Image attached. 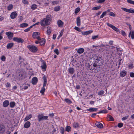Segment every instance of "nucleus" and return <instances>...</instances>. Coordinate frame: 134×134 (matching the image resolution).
Segmentation results:
<instances>
[{
	"label": "nucleus",
	"instance_id": "nucleus-1",
	"mask_svg": "<svg viewBox=\"0 0 134 134\" xmlns=\"http://www.w3.org/2000/svg\"><path fill=\"white\" fill-rule=\"evenodd\" d=\"M52 17L51 15H47L45 18L43 19L40 21L41 25L42 26H45L49 25L52 23Z\"/></svg>",
	"mask_w": 134,
	"mask_h": 134
},
{
	"label": "nucleus",
	"instance_id": "nucleus-2",
	"mask_svg": "<svg viewBox=\"0 0 134 134\" xmlns=\"http://www.w3.org/2000/svg\"><path fill=\"white\" fill-rule=\"evenodd\" d=\"M27 47L31 52L33 53H35L38 50V48L35 46L29 45L27 46Z\"/></svg>",
	"mask_w": 134,
	"mask_h": 134
},
{
	"label": "nucleus",
	"instance_id": "nucleus-3",
	"mask_svg": "<svg viewBox=\"0 0 134 134\" xmlns=\"http://www.w3.org/2000/svg\"><path fill=\"white\" fill-rule=\"evenodd\" d=\"M40 34L37 32H35L33 33L32 35V37L34 39L39 40L40 39Z\"/></svg>",
	"mask_w": 134,
	"mask_h": 134
},
{
	"label": "nucleus",
	"instance_id": "nucleus-4",
	"mask_svg": "<svg viewBox=\"0 0 134 134\" xmlns=\"http://www.w3.org/2000/svg\"><path fill=\"white\" fill-rule=\"evenodd\" d=\"M38 121H40L43 120H47L48 119V116H43L42 114H39L37 116Z\"/></svg>",
	"mask_w": 134,
	"mask_h": 134
},
{
	"label": "nucleus",
	"instance_id": "nucleus-5",
	"mask_svg": "<svg viewBox=\"0 0 134 134\" xmlns=\"http://www.w3.org/2000/svg\"><path fill=\"white\" fill-rule=\"evenodd\" d=\"M6 35L9 40H11L14 36V34L13 32H6Z\"/></svg>",
	"mask_w": 134,
	"mask_h": 134
},
{
	"label": "nucleus",
	"instance_id": "nucleus-6",
	"mask_svg": "<svg viewBox=\"0 0 134 134\" xmlns=\"http://www.w3.org/2000/svg\"><path fill=\"white\" fill-rule=\"evenodd\" d=\"M121 9L122 10L126 12L130 13H134V10L133 9H127L125 8L122 7Z\"/></svg>",
	"mask_w": 134,
	"mask_h": 134
},
{
	"label": "nucleus",
	"instance_id": "nucleus-7",
	"mask_svg": "<svg viewBox=\"0 0 134 134\" xmlns=\"http://www.w3.org/2000/svg\"><path fill=\"white\" fill-rule=\"evenodd\" d=\"M107 24L108 26L111 28L113 29L115 31L118 32H119V30L118 29L113 25L110 24L109 23H107Z\"/></svg>",
	"mask_w": 134,
	"mask_h": 134
},
{
	"label": "nucleus",
	"instance_id": "nucleus-8",
	"mask_svg": "<svg viewBox=\"0 0 134 134\" xmlns=\"http://www.w3.org/2000/svg\"><path fill=\"white\" fill-rule=\"evenodd\" d=\"M13 40L14 41L18 43H22L24 42V40L20 38L14 37L13 38Z\"/></svg>",
	"mask_w": 134,
	"mask_h": 134
},
{
	"label": "nucleus",
	"instance_id": "nucleus-9",
	"mask_svg": "<svg viewBox=\"0 0 134 134\" xmlns=\"http://www.w3.org/2000/svg\"><path fill=\"white\" fill-rule=\"evenodd\" d=\"M42 63L41 65V67L43 69L44 71H45L47 68V65H46L45 62L43 60L42 61Z\"/></svg>",
	"mask_w": 134,
	"mask_h": 134
},
{
	"label": "nucleus",
	"instance_id": "nucleus-10",
	"mask_svg": "<svg viewBox=\"0 0 134 134\" xmlns=\"http://www.w3.org/2000/svg\"><path fill=\"white\" fill-rule=\"evenodd\" d=\"M38 40L40 41V44L41 46H43L44 45L45 43L46 40L44 38H42L41 39L40 38V40Z\"/></svg>",
	"mask_w": 134,
	"mask_h": 134
},
{
	"label": "nucleus",
	"instance_id": "nucleus-11",
	"mask_svg": "<svg viewBox=\"0 0 134 134\" xmlns=\"http://www.w3.org/2000/svg\"><path fill=\"white\" fill-rule=\"evenodd\" d=\"M17 13L16 12H12L11 14L10 17L12 19H14L17 16Z\"/></svg>",
	"mask_w": 134,
	"mask_h": 134
},
{
	"label": "nucleus",
	"instance_id": "nucleus-12",
	"mask_svg": "<svg viewBox=\"0 0 134 134\" xmlns=\"http://www.w3.org/2000/svg\"><path fill=\"white\" fill-rule=\"evenodd\" d=\"M57 24L58 26L60 27H62L63 26L64 23L61 20H58Z\"/></svg>",
	"mask_w": 134,
	"mask_h": 134
},
{
	"label": "nucleus",
	"instance_id": "nucleus-13",
	"mask_svg": "<svg viewBox=\"0 0 134 134\" xmlns=\"http://www.w3.org/2000/svg\"><path fill=\"white\" fill-rule=\"evenodd\" d=\"M38 79L36 77H34L32 80V83L33 85H36Z\"/></svg>",
	"mask_w": 134,
	"mask_h": 134
},
{
	"label": "nucleus",
	"instance_id": "nucleus-14",
	"mask_svg": "<svg viewBox=\"0 0 134 134\" xmlns=\"http://www.w3.org/2000/svg\"><path fill=\"white\" fill-rule=\"evenodd\" d=\"M31 123L29 121H26L25 122L24 125V127L25 128H28L30 126Z\"/></svg>",
	"mask_w": 134,
	"mask_h": 134
},
{
	"label": "nucleus",
	"instance_id": "nucleus-15",
	"mask_svg": "<svg viewBox=\"0 0 134 134\" xmlns=\"http://www.w3.org/2000/svg\"><path fill=\"white\" fill-rule=\"evenodd\" d=\"M9 104V102L8 100H5L3 102V105L4 107H7Z\"/></svg>",
	"mask_w": 134,
	"mask_h": 134
},
{
	"label": "nucleus",
	"instance_id": "nucleus-16",
	"mask_svg": "<svg viewBox=\"0 0 134 134\" xmlns=\"http://www.w3.org/2000/svg\"><path fill=\"white\" fill-rule=\"evenodd\" d=\"M127 74V72L125 70H123L121 71L120 73V76L122 77L125 76Z\"/></svg>",
	"mask_w": 134,
	"mask_h": 134
},
{
	"label": "nucleus",
	"instance_id": "nucleus-17",
	"mask_svg": "<svg viewBox=\"0 0 134 134\" xmlns=\"http://www.w3.org/2000/svg\"><path fill=\"white\" fill-rule=\"evenodd\" d=\"M96 125L99 128H102L103 127V124L99 122L96 123Z\"/></svg>",
	"mask_w": 134,
	"mask_h": 134
},
{
	"label": "nucleus",
	"instance_id": "nucleus-18",
	"mask_svg": "<svg viewBox=\"0 0 134 134\" xmlns=\"http://www.w3.org/2000/svg\"><path fill=\"white\" fill-rule=\"evenodd\" d=\"M93 32V31L92 30H89L86 31H82L81 33L83 35H88L89 34Z\"/></svg>",
	"mask_w": 134,
	"mask_h": 134
},
{
	"label": "nucleus",
	"instance_id": "nucleus-19",
	"mask_svg": "<svg viewBox=\"0 0 134 134\" xmlns=\"http://www.w3.org/2000/svg\"><path fill=\"white\" fill-rule=\"evenodd\" d=\"M30 85L29 84H23L22 86L21 87H23V88H22V89L23 90H26L28 88V86H30Z\"/></svg>",
	"mask_w": 134,
	"mask_h": 134
},
{
	"label": "nucleus",
	"instance_id": "nucleus-20",
	"mask_svg": "<svg viewBox=\"0 0 134 134\" xmlns=\"http://www.w3.org/2000/svg\"><path fill=\"white\" fill-rule=\"evenodd\" d=\"M75 71L74 69L72 68H70L68 69V72L71 74H73Z\"/></svg>",
	"mask_w": 134,
	"mask_h": 134
},
{
	"label": "nucleus",
	"instance_id": "nucleus-21",
	"mask_svg": "<svg viewBox=\"0 0 134 134\" xmlns=\"http://www.w3.org/2000/svg\"><path fill=\"white\" fill-rule=\"evenodd\" d=\"M28 24L26 23H24L20 24L19 25V27L20 28H24L28 26Z\"/></svg>",
	"mask_w": 134,
	"mask_h": 134
},
{
	"label": "nucleus",
	"instance_id": "nucleus-22",
	"mask_svg": "<svg viewBox=\"0 0 134 134\" xmlns=\"http://www.w3.org/2000/svg\"><path fill=\"white\" fill-rule=\"evenodd\" d=\"M129 37L131 36L132 39H134V31H131L129 33Z\"/></svg>",
	"mask_w": 134,
	"mask_h": 134
},
{
	"label": "nucleus",
	"instance_id": "nucleus-23",
	"mask_svg": "<svg viewBox=\"0 0 134 134\" xmlns=\"http://www.w3.org/2000/svg\"><path fill=\"white\" fill-rule=\"evenodd\" d=\"M76 24L78 26H80L81 25V19L79 17H78L77 18Z\"/></svg>",
	"mask_w": 134,
	"mask_h": 134
},
{
	"label": "nucleus",
	"instance_id": "nucleus-24",
	"mask_svg": "<svg viewBox=\"0 0 134 134\" xmlns=\"http://www.w3.org/2000/svg\"><path fill=\"white\" fill-rule=\"evenodd\" d=\"M84 51V49L83 48H79L77 51V52L79 54H81Z\"/></svg>",
	"mask_w": 134,
	"mask_h": 134
},
{
	"label": "nucleus",
	"instance_id": "nucleus-25",
	"mask_svg": "<svg viewBox=\"0 0 134 134\" xmlns=\"http://www.w3.org/2000/svg\"><path fill=\"white\" fill-rule=\"evenodd\" d=\"M14 45V43H8L7 46V49H10Z\"/></svg>",
	"mask_w": 134,
	"mask_h": 134
},
{
	"label": "nucleus",
	"instance_id": "nucleus-26",
	"mask_svg": "<svg viewBox=\"0 0 134 134\" xmlns=\"http://www.w3.org/2000/svg\"><path fill=\"white\" fill-rule=\"evenodd\" d=\"M108 120L111 121H113L114 120V118L113 117L110 115H108L107 117Z\"/></svg>",
	"mask_w": 134,
	"mask_h": 134
},
{
	"label": "nucleus",
	"instance_id": "nucleus-27",
	"mask_svg": "<svg viewBox=\"0 0 134 134\" xmlns=\"http://www.w3.org/2000/svg\"><path fill=\"white\" fill-rule=\"evenodd\" d=\"M32 117V115L31 114H30L29 115L27 116L25 118L24 121H26L29 120Z\"/></svg>",
	"mask_w": 134,
	"mask_h": 134
},
{
	"label": "nucleus",
	"instance_id": "nucleus-28",
	"mask_svg": "<svg viewBox=\"0 0 134 134\" xmlns=\"http://www.w3.org/2000/svg\"><path fill=\"white\" fill-rule=\"evenodd\" d=\"M87 110L90 111H96L97 110V109L95 108H91L87 109Z\"/></svg>",
	"mask_w": 134,
	"mask_h": 134
},
{
	"label": "nucleus",
	"instance_id": "nucleus-29",
	"mask_svg": "<svg viewBox=\"0 0 134 134\" xmlns=\"http://www.w3.org/2000/svg\"><path fill=\"white\" fill-rule=\"evenodd\" d=\"M37 5L36 4H32L31 6V9L33 10H35L37 8Z\"/></svg>",
	"mask_w": 134,
	"mask_h": 134
},
{
	"label": "nucleus",
	"instance_id": "nucleus-30",
	"mask_svg": "<svg viewBox=\"0 0 134 134\" xmlns=\"http://www.w3.org/2000/svg\"><path fill=\"white\" fill-rule=\"evenodd\" d=\"M13 6L12 4H9L8 6L7 7V9L8 11H10L13 8Z\"/></svg>",
	"mask_w": 134,
	"mask_h": 134
},
{
	"label": "nucleus",
	"instance_id": "nucleus-31",
	"mask_svg": "<svg viewBox=\"0 0 134 134\" xmlns=\"http://www.w3.org/2000/svg\"><path fill=\"white\" fill-rule=\"evenodd\" d=\"M51 32V29L50 27H48L47 30V33L48 35H49L50 34Z\"/></svg>",
	"mask_w": 134,
	"mask_h": 134
},
{
	"label": "nucleus",
	"instance_id": "nucleus-32",
	"mask_svg": "<svg viewBox=\"0 0 134 134\" xmlns=\"http://www.w3.org/2000/svg\"><path fill=\"white\" fill-rule=\"evenodd\" d=\"M60 9V6H57L54 8V10L56 12H57L59 11Z\"/></svg>",
	"mask_w": 134,
	"mask_h": 134
},
{
	"label": "nucleus",
	"instance_id": "nucleus-33",
	"mask_svg": "<svg viewBox=\"0 0 134 134\" xmlns=\"http://www.w3.org/2000/svg\"><path fill=\"white\" fill-rule=\"evenodd\" d=\"M15 103L14 102H11L10 103V106L11 108H13L14 107Z\"/></svg>",
	"mask_w": 134,
	"mask_h": 134
},
{
	"label": "nucleus",
	"instance_id": "nucleus-34",
	"mask_svg": "<svg viewBox=\"0 0 134 134\" xmlns=\"http://www.w3.org/2000/svg\"><path fill=\"white\" fill-rule=\"evenodd\" d=\"M95 64H93L89 66V68L90 69V70H92L95 69Z\"/></svg>",
	"mask_w": 134,
	"mask_h": 134
},
{
	"label": "nucleus",
	"instance_id": "nucleus-35",
	"mask_svg": "<svg viewBox=\"0 0 134 134\" xmlns=\"http://www.w3.org/2000/svg\"><path fill=\"white\" fill-rule=\"evenodd\" d=\"M107 113V110L106 109H104L102 110H100L98 112V114L100 113Z\"/></svg>",
	"mask_w": 134,
	"mask_h": 134
},
{
	"label": "nucleus",
	"instance_id": "nucleus-36",
	"mask_svg": "<svg viewBox=\"0 0 134 134\" xmlns=\"http://www.w3.org/2000/svg\"><path fill=\"white\" fill-rule=\"evenodd\" d=\"M73 127L76 128L79 127V124L77 122H74L73 124Z\"/></svg>",
	"mask_w": 134,
	"mask_h": 134
},
{
	"label": "nucleus",
	"instance_id": "nucleus-37",
	"mask_svg": "<svg viewBox=\"0 0 134 134\" xmlns=\"http://www.w3.org/2000/svg\"><path fill=\"white\" fill-rule=\"evenodd\" d=\"M104 93V92L103 91L101 90L98 93V95L99 96H102Z\"/></svg>",
	"mask_w": 134,
	"mask_h": 134
},
{
	"label": "nucleus",
	"instance_id": "nucleus-38",
	"mask_svg": "<svg viewBox=\"0 0 134 134\" xmlns=\"http://www.w3.org/2000/svg\"><path fill=\"white\" fill-rule=\"evenodd\" d=\"M100 8L101 6H99L96 7H95L93 8L92 9L94 10H97Z\"/></svg>",
	"mask_w": 134,
	"mask_h": 134
},
{
	"label": "nucleus",
	"instance_id": "nucleus-39",
	"mask_svg": "<svg viewBox=\"0 0 134 134\" xmlns=\"http://www.w3.org/2000/svg\"><path fill=\"white\" fill-rule=\"evenodd\" d=\"M71 127L69 126H67L66 127L65 131H66L69 132L70 131Z\"/></svg>",
	"mask_w": 134,
	"mask_h": 134
},
{
	"label": "nucleus",
	"instance_id": "nucleus-40",
	"mask_svg": "<svg viewBox=\"0 0 134 134\" xmlns=\"http://www.w3.org/2000/svg\"><path fill=\"white\" fill-rule=\"evenodd\" d=\"M65 101L68 104H71L72 103V102L68 98H66L65 99Z\"/></svg>",
	"mask_w": 134,
	"mask_h": 134
},
{
	"label": "nucleus",
	"instance_id": "nucleus-41",
	"mask_svg": "<svg viewBox=\"0 0 134 134\" xmlns=\"http://www.w3.org/2000/svg\"><path fill=\"white\" fill-rule=\"evenodd\" d=\"M101 57V56H98L97 57H96L94 59L96 60V62H98V61H99L100 60V59Z\"/></svg>",
	"mask_w": 134,
	"mask_h": 134
},
{
	"label": "nucleus",
	"instance_id": "nucleus-42",
	"mask_svg": "<svg viewBox=\"0 0 134 134\" xmlns=\"http://www.w3.org/2000/svg\"><path fill=\"white\" fill-rule=\"evenodd\" d=\"M45 89V88L44 87H43L41 88L40 92L42 94H44Z\"/></svg>",
	"mask_w": 134,
	"mask_h": 134
},
{
	"label": "nucleus",
	"instance_id": "nucleus-43",
	"mask_svg": "<svg viewBox=\"0 0 134 134\" xmlns=\"http://www.w3.org/2000/svg\"><path fill=\"white\" fill-rule=\"evenodd\" d=\"M4 129L3 126L2 125H0V133L2 132H4Z\"/></svg>",
	"mask_w": 134,
	"mask_h": 134
},
{
	"label": "nucleus",
	"instance_id": "nucleus-44",
	"mask_svg": "<svg viewBox=\"0 0 134 134\" xmlns=\"http://www.w3.org/2000/svg\"><path fill=\"white\" fill-rule=\"evenodd\" d=\"M106 14V12H103L102 14V15L100 16V18H103L105 15Z\"/></svg>",
	"mask_w": 134,
	"mask_h": 134
},
{
	"label": "nucleus",
	"instance_id": "nucleus-45",
	"mask_svg": "<svg viewBox=\"0 0 134 134\" xmlns=\"http://www.w3.org/2000/svg\"><path fill=\"white\" fill-rule=\"evenodd\" d=\"M60 132L62 134L64 133V129L63 127H61L60 129Z\"/></svg>",
	"mask_w": 134,
	"mask_h": 134
},
{
	"label": "nucleus",
	"instance_id": "nucleus-46",
	"mask_svg": "<svg viewBox=\"0 0 134 134\" xmlns=\"http://www.w3.org/2000/svg\"><path fill=\"white\" fill-rule=\"evenodd\" d=\"M80 8L77 7L76 8L75 10V13H77L80 10Z\"/></svg>",
	"mask_w": 134,
	"mask_h": 134
},
{
	"label": "nucleus",
	"instance_id": "nucleus-47",
	"mask_svg": "<svg viewBox=\"0 0 134 134\" xmlns=\"http://www.w3.org/2000/svg\"><path fill=\"white\" fill-rule=\"evenodd\" d=\"M3 32L4 31L2 30L1 32H0V40L2 39L3 38L2 36L3 35Z\"/></svg>",
	"mask_w": 134,
	"mask_h": 134
},
{
	"label": "nucleus",
	"instance_id": "nucleus-48",
	"mask_svg": "<svg viewBox=\"0 0 134 134\" xmlns=\"http://www.w3.org/2000/svg\"><path fill=\"white\" fill-rule=\"evenodd\" d=\"M127 2L129 3L134 5V1L131 0H127Z\"/></svg>",
	"mask_w": 134,
	"mask_h": 134
},
{
	"label": "nucleus",
	"instance_id": "nucleus-49",
	"mask_svg": "<svg viewBox=\"0 0 134 134\" xmlns=\"http://www.w3.org/2000/svg\"><path fill=\"white\" fill-rule=\"evenodd\" d=\"M129 116L128 115L126 116H125L123 117L122 118V121L125 120H127L128 118L129 117Z\"/></svg>",
	"mask_w": 134,
	"mask_h": 134
},
{
	"label": "nucleus",
	"instance_id": "nucleus-50",
	"mask_svg": "<svg viewBox=\"0 0 134 134\" xmlns=\"http://www.w3.org/2000/svg\"><path fill=\"white\" fill-rule=\"evenodd\" d=\"M22 2L24 4H28V2L27 0H22Z\"/></svg>",
	"mask_w": 134,
	"mask_h": 134
},
{
	"label": "nucleus",
	"instance_id": "nucleus-51",
	"mask_svg": "<svg viewBox=\"0 0 134 134\" xmlns=\"http://www.w3.org/2000/svg\"><path fill=\"white\" fill-rule=\"evenodd\" d=\"M63 30L61 31L60 35L58 36V39L59 38L62 36L63 34Z\"/></svg>",
	"mask_w": 134,
	"mask_h": 134
},
{
	"label": "nucleus",
	"instance_id": "nucleus-52",
	"mask_svg": "<svg viewBox=\"0 0 134 134\" xmlns=\"http://www.w3.org/2000/svg\"><path fill=\"white\" fill-rule=\"evenodd\" d=\"M123 126V124L121 122L119 123L118 124V126L119 128Z\"/></svg>",
	"mask_w": 134,
	"mask_h": 134
},
{
	"label": "nucleus",
	"instance_id": "nucleus-53",
	"mask_svg": "<svg viewBox=\"0 0 134 134\" xmlns=\"http://www.w3.org/2000/svg\"><path fill=\"white\" fill-rule=\"evenodd\" d=\"M54 52L57 55H58L59 54L58 50V49H56L54 50Z\"/></svg>",
	"mask_w": 134,
	"mask_h": 134
},
{
	"label": "nucleus",
	"instance_id": "nucleus-54",
	"mask_svg": "<svg viewBox=\"0 0 134 134\" xmlns=\"http://www.w3.org/2000/svg\"><path fill=\"white\" fill-rule=\"evenodd\" d=\"M74 29L76 30H77L79 32H80L81 31V30L80 29V28H79L77 27H76V26H75L74 27Z\"/></svg>",
	"mask_w": 134,
	"mask_h": 134
},
{
	"label": "nucleus",
	"instance_id": "nucleus-55",
	"mask_svg": "<svg viewBox=\"0 0 134 134\" xmlns=\"http://www.w3.org/2000/svg\"><path fill=\"white\" fill-rule=\"evenodd\" d=\"M105 0H98L97 1V2L98 3H100L104 2Z\"/></svg>",
	"mask_w": 134,
	"mask_h": 134
},
{
	"label": "nucleus",
	"instance_id": "nucleus-56",
	"mask_svg": "<svg viewBox=\"0 0 134 134\" xmlns=\"http://www.w3.org/2000/svg\"><path fill=\"white\" fill-rule=\"evenodd\" d=\"M6 87L7 88H10L11 87V85L9 83L7 82L6 84Z\"/></svg>",
	"mask_w": 134,
	"mask_h": 134
},
{
	"label": "nucleus",
	"instance_id": "nucleus-57",
	"mask_svg": "<svg viewBox=\"0 0 134 134\" xmlns=\"http://www.w3.org/2000/svg\"><path fill=\"white\" fill-rule=\"evenodd\" d=\"M1 59L2 61H4L5 60V57L4 56H2L1 57Z\"/></svg>",
	"mask_w": 134,
	"mask_h": 134
},
{
	"label": "nucleus",
	"instance_id": "nucleus-58",
	"mask_svg": "<svg viewBox=\"0 0 134 134\" xmlns=\"http://www.w3.org/2000/svg\"><path fill=\"white\" fill-rule=\"evenodd\" d=\"M128 67L129 69H132L133 67V64L132 63L129 64V65Z\"/></svg>",
	"mask_w": 134,
	"mask_h": 134
},
{
	"label": "nucleus",
	"instance_id": "nucleus-59",
	"mask_svg": "<svg viewBox=\"0 0 134 134\" xmlns=\"http://www.w3.org/2000/svg\"><path fill=\"white\" fill-rule=\"evenodd\" d=\"M130 76L132 77H134V73L133 72H131L130 73Z\"/></svg>",
	"mask_w": 134,
	"mask_h": 134
},
{
	"label": "nucleus",
	"instance_id": "nucleus-60",
	"mask_svg": "<svg viewBox=\"0 0 134 134\" xmlns=\"http://www.w3.org/2000/svg\"><path fill=\"white\" fill-rule=\"evenodd\" d=\"M104 46H105L103 44H101L100 46H93V47H102Z\"/></svg>",
	"mask_w": 134,
	"mask_h": 134
},
{
	"label": "nucleus",
	"instance_id": "nucleus-61",
	"mask_svg": "<svg viewBox=\"0 0 134 134\" xmlns=\"http://www.w3.org/2000/svg\"><path fill=\"white\" fill-rule=\"evenodd\" d=\"M109 15L110 16H113V17H114L115 16V15L114 13L112 12H111L110 13V14H109Z\"/></svg>",
	"mask_w": 134,
	"mask_h": 134
},
{
	"label": "nucleus",
	"instance_id": "nucleus-62",
	"mask_svg": "<svg viewBox=\"0 0 134 134\" xmlns=\"http://www.w3.org/2000/svg\"><path fill=\"white\" fill-rule=\"evenodd\" d=\"M98 35H96V36H93L92 37V38L93 39H95L97 38H98Z\"/></svg>",
	"mask_w": 134,
	"mask_h": 134
},
{
	"label": "nucleus",
	"instance_id": "nucleus-63",
	"mask_svg": "<svg viewBox=\"0 0 134 134\" xmlns=\"http://www.w3.org/2000/svg\"><path fill=\"white\" fill-rule=\"evenodd\" d=\"M97 114L96 113H94L91 116L92 118H94L95 117V116Z\"/></svg>",
	"mask_w": 134,
	"mask_h": 134
},
{
	"label": "nucleus",
	"instance_id": "nucleus-64",
	"mask_svg": "<svg viewBox=\"0 0 134 134\" xmlns=\"http://www.w3.org/2000/svg\"><path fill=\"white\" fill-rule=\"evenodd\" d=\"M121 34L122 35H123V36H125L126 35V33L124 31H121Z\"/></svg>",
	"mask_w": 134,
	"mask_h": 134
}]
</instances>
